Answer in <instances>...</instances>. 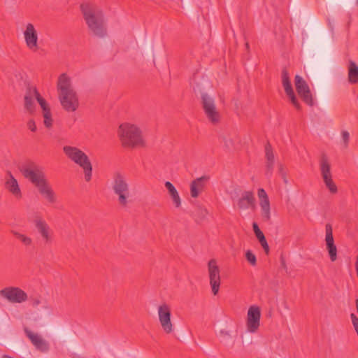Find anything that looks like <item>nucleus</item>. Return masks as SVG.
Wrapping results in <instances>:
<instances>
[{"mask_svg":"<svg viewBox=\"0 0 358 358\" xmlns=\"http://www.w3.org/2000/svg\"><path fill=\"white\" fill-rule=\"evenodd\" d=\"M80 8L90 34L97 38H104L107 35V29L103 10L90 1L81 3Z\"/></svg>","mask_w":358,"mask_h":358,"instance_id":"1","label":"nucleus"},{"mask_svg":"<svg viewBox=\"0 0 358 358\" xmlns=\"http://www.w3.org/2000/svg\"><path fill=\"white\" fill-rule=\"evenodd\" d=\"M59 102L64 110L73 113L80 106L79 96L73 85L71 78L66 73L60 74L57 81Z\"/></svg>","mask_w":358,"mask_h":358,"instance_id":"2","label":"nucleus"},{"mask_svg":"<svg viewBox=\"0 0 358 358\" xmlns=\"http://www.w3.org/2000/svg\"><path fill=\"white\" fill-rule=\"evenodd\" d=\"M117 135L122 146L127 149L147 147V140L143 129L138 125L124 122L119 126Z\"/></svg>","mask_w":358,"mask_h":358,"instance_id":"3","label":"nucleus"},{"mask_svg":"<svg viewBox=\"0 0 358 358\" xmlns=\"http://www.w3.org/2000/svg\"><path fill=\"white\" fill-rule=\"evenodd\" d=\"M26 87L27 92L24 96V106L27 110L30 113L35 112L36 104L34 99H36L41 109L44 126L48 129L51 128L53 125L54 120L50 104L41 96L35 86L31 85L29 83H27Z\"/></svg>","mask_w":358,"mask_h":358,"instance_id":"4","label":"nucleus"},{"mask_svg":"<svg viewBox=\"0 0 358 358\" xmlns=\"http://www.w3.org/2000/svg\"><path fill=\"white\" fill-rule=\"evenodd\" d=\"M63 152L69 160L82 169L85 179H91L92 164L85 152L80 148L71 145L64 146Z\"/></svg>","mask_w":358,"mask_h":358,"instance_id":"5","label":"nucleus"},{"mask_svg":"<svg viewBox=\"0 0 358 358\" xmlns=\"http://www.w3.org/2000/svg\"><path fill=\"white\" fill-rule=\"evenodd\" d=\"M201 106L206 117L210 123L217 124L220 122L221 114L216 107L213 96L206 93L202 94Z\"/></svg>","mask_w":358,"mask_h":358,"instance_id":"6","label":"nucleus"},{"mask_svg":"<svg viewBox=\"0 0 358 358\" xmlns=\"http://www.w3.org/2000/svg\"><path fill=\"white\" fill-rule=\"evenodd\" d=\"M28 220L35 226L45 243L48 244L52 242L53 232L40 214L33 213L28 217Z\"/></svg>","mask_w":358,"mask_h":358,"instance_id":"7","label":"nucleus"},{"mask_svg":"<svg viewBox=\"0 0 358 358\" xmlns=\"http://www.w3.org/2000/svg\"><path fill=\"white\" fill-rule=\"evenodd\" d=\"M157 315L160 326L166 334L174 331V324L171 320V310L169 305L162 303L157 308Z\"/></svg>","mask_w":358,"mask_h":358,"instance_id":"8","label":"nucleus"},{"mask_svg":"<svg viewBox=\"0 0 358 358\" xmlns=\"http://www.w3.org/2000/svg\"><path fill=\"white\" fill-rule=\"evenodd\" d=\"M208 272L209 277V282L213 295L216 296L220 289L221 278L220 269L217 264L215 259H212L208 263Z\"/></svg>","mask_w":358,"mask_h":358,"instance_id":"9","label":"nucleus"},{"mask_svg":"<svg viewBox=\"0 0 358 358\" xmlns=\"http://www.w3.org/2000/svg\"><path fill=\"white\" fill-rule=\"evenodd\" d=\"M24 332L36 350L42 353L49 352L50 343L42 335L27 328H24Z\"/></svg>","mask_w":358,"mask_h":358,"instance_id":"10","label":"nucleus"},{"mask_svg":"<svg viewBox=\"0 0 358 358\" xmlns=\"http://www.w3.org/2000/svg\"><path fill=\"white\" fill-rule=\"evenodd\" d=\"M261 310L259 306H251L247 313L246 328L250 333H256L260 326Z\"/></svg>","mask_w":358,"mask_h":358,"instance_id":"11","label":"nucleus"},{"mask_svg":"<svg viewBox=\"0 0 358 358\" xmlns=\"http://www.w3.org/2000/svg\"><path fill=\"white\" fill-rule=\"evenodd\" d=\"M294 84L296 92L303 101L312 106L314 104L312 94L307 83L299 75L295 76Z\"/></svg>","mask_w":358,"mask_h":358,"instance_id":"12","label":"nucleus"},{"mask_svg":"<svg viewBox=\"0 0 358 358\" xmlns=\"http://www.w3.org/2000/svg\"><path fill=\"white\" fill-rule=\"evenodd\" d=\"M24 38L27 47L33 52L39 50L38 33L34 25L29 23L24 31Z\"/></svg>","mask_w":358,"mask_h":358,"instance_id":"13","label":"nucleus"},{"mask_svg":"<svg viewBox=\"0 0 358 358\" xmlns=\"http://www.w3.org/2000/svg\"><path fill=\"white\" fill-rule=\"evenodd\" d=\"M113 189L115 194L118 196L119 203L122 206H126L127 203V199L129 196L128 184L125 180H115Z\"/></svg>","mask_w":358,"mask_h":358,"instance_id":"14","label":"nucleus"},{"mask_svg":"<svg viewBox=\"0 0 358 358\" xmlns=\"http://www.w3.org/2000/svg\"><path fill=\"white\" fill-rule=\"evenodd\" d=\"M257 195L259 199L262 220L264 222H269L271 220V208L268 195L262 188L258 189Z\"/></svg>","mask_w":358,"mask_h":358,"instance_id":"15","label":"nucleus"},{"mask_svg":"<svg viewBox=\"0 0 358 358\" xmlns=\"http://www.w3.org/2000/svg\"><path fill=\"white\" fill-rule=\"evenodd\" d=\"M282 82L285 92L289 98L292 103L296 109L299 110L301 108V106L295 96L292 84L289 81V73L285 69H283L282 72Z\"/></svg>","mask_w":358,"mask_h":358,"instance_id":"16","label":"nucleus"},{"mask_svg":"<svg viewBox=\"0 0 358 358\" xmlns=\"http://www.w3.org/2000/svg\"><path fill=\"white\" fill-rule=\"evenodd\" d=\"M24 311L27 317H31L36 313L38 307L41 303L40 296L38 295L29 296L24 292Z\"/></svg>","mask_w":358,"mask_h":358,"instance_id":"17","label":"nucleus"},{"mask_svg":"<svg viewBox=\"0 0 358 358\" xmlns=\"http://www.w3.org/2000/svg\"><path fill=\"white\" fill-rule=\"evenodd\" d=\"M0 296L10 303H21L22 301V290L17 287H6L0 290Z\"/></svg>","mask_w":358,"mask_h":358,"instance_id":"18","label":"nucleus"},{"mask_svg":"<svg viewBox=\"0 0 358 358\" xmlns=\"http://www.w3.org/2000/svg\"><path fill=\"white\" fill-rule=\"evenodd\" d=\"M40 194L50 203L55 201V194L46 180H31Z\"/></svg>","mask_w":358,"mask_h":358,"instance_id":"19","label":"nucleus"},{"mask_svg":"<svg viewBox=\"0 0 358 358\" xmlns=\"http://www.w3.org/2000/svg\"><path fill=\"white\" fill-rule=\"evenodd\" d=\"M255 199L254 194L251 191H245L242 194L241 197L238 201V206L240 209L245 210L250 207H255Z\"/></svg>","mask_w":358,"mask_h":358,"instance_id":"20","label":"nucleus"},{"mask_svg":"<svg viewBox=\"0 0 358 358\" xmlns=\"http://www.w3.org/2000/svg\"><path fill=\"white\" fill-rule=\"evenodd\" d=\"M224 146L228 150L236 149L237 145L241 143V138L237 134H228L222 137Z\"/></svg>","mask_w":358,"mask_h":358,"instance_id":"21","label":"nucleus"},{"mask_svg":"<svg viewBox=\"0 0 358 358\" xmlns=\"http://www.w3.org/2000/svg\"><path fill=\"white\" fill-rule=\"evenodd\" d=\"M44 177V173L33 164L29 167H24V178L34 180L43 179Z\"/></svg>","mask_w":358,"mask_h":358,"instance_id":"22","label":"nucleus"},{"mask_svg":"<svg viewBox=\"0 0 358 358\" xmlns=\"http://www.w3.org/2000/svg\"><path fill=\"white\" fill-rule=\"evenodd\" d=\"M169 196L171 197L172 202L176 208H180L181 206V199L179 194L175 187L169 181L165 183Z\"/></svg>","mask_w":358,"mask_h":358,"instance_id":"23","label":"nucleus"},{"mask_svg":"<svg viewBox=\"0 0 358 358\" xmlns=\"http://www.w3.org/2000/svg\"><path fill=\"white\" fill-rule=\"evenodd\" d=\"M265 158L266 171H271L275 163V155L269 143H267L265 145Z\"/></svg>","mask_w":358,"mask_h":358,"instance_id":"24","label":"nucleus"},{"mask_svg":"<svg viewBox=\"0 0 358 358\" xmlns=\"http://www.w3.org/2000/svg\"><path fill=\"white\" fill-rule=\"evenodd\" d=\"M205 180H192L190 183V194L193 198H197L204 190Z\"/></svg>","mask_w":358,"mask_h":358,"instance_id":"25","label":"nucleus"},{"mask_svg":"<svg viewBox=\"0 0 358 358\" xmlns=\"http://www.w3.org/2000/svg\"><path fill=\"white\" fill-rule=\"evenodd\" d=\"M348 81L351 84L358 83V66L357 64L350 60L349 61L348 68Z\"/></svg>","mask_w":358,"mask_h":358,"instance_id":"26","label":"nucleus"},{"mask_svg":"<svg viewBox=\"0 0 358 358\" xmlns=\"http://www.w3.org/2000/svg\"><path fill=\"white\" fill-rule=\"evenodd\" d=\"M252 228H253L254 233H255L257 238L259 240L262 247L264 250L266 254H268L269 252V246L267 243V241L264 236V234L260 230L258 224L256 222H254L252 224Z\"/></svg>","mask_w":358,"mask_h":358,"instance_id":"27","label":"nucleus"},{"mask_svg":"<svg viewBox=\"0 0 358 358\" xmlns=\"http://www.w3.org/2000/svg\"><path fill=\"white\" fill-rule=\"evenodd\" d=\"M320 169L323 179H331L330 165L327 157L324 155H323L321 159Z\"/></svg>","mask_w":358,"mask_h":358,"instance_id":"28","label":"nucleus"},{"mask_svg":"<svg viewBox=\"0 0 358 358\" xmlns=\"http://www.w3.org/2000/svg\"><path fill=\"white\" fill-rule=\"evenodd\" d=\"M209 210L202 205L196 206V217L199 222L206 220L209 215Z\"/></svg>","mask_w":358,"mask_h":358,"instance_id":"29","label":"nucleus"},{"mask_svg":"<svg viewBox=\"0 0 358 358\" xmlns=\"http://www.w3.org/2000/svg\"><path fill=\"white\" fill-rule=\"evenodd\" d=\"M350 134L348 131L343 129L341 131L340 145L343 149L346 150L350 143Z\"/></svg>","mask_w":358,"mask_h":358,"instance_id":"30","label":"nucleus"},{"mask_svg":"<svg viewBox=\"0 0 358 358\" xmlns=\"http://www.w3.org/2000/svg\"><path fill=\"white\" fill-rule=\"evenodd\" d=\"M6 187L14 195L17 196L20 195V189L17 184V180H7Z\"/></svg>","mask_w":358,"mask_h":358,"instance_id":"31","label":"nucleus"},{"mask_svg":"<svg viewBox=\"0 0 358 358\" xmlns=\"http://www.w3.org/2000/svg\"><path fill=\"white\" fill-rule=\"evenodd\" d=\"M325 242L326 245L331 244L334 243V237H333V231L332 227L330 224H327L325 227Z\"/></svg>","mask_w":358,"mask_h":358,"instance_id":"32","label":"nucleus"},{"mask_svg":"<svg viewBox=\"0 0 358 358\" xmlns=\"http://www.w3.org/2000/svg\"><path fill=\"white\" fill-rule=\"evenodd\" d=\"M327 245V249L331 262H335L337 259V248L334 243Z\"/></svg>","mask_w":358,"mask_h":358,"instance_id":"33","label":"nucleus"},{"mask_svg":"<svg viewBox=\"0 0 358 358\" xmlns=\"http://www.w3.org/2000/svg\"><path fill=\"white\" fill-rule=\"evenodd\" d=\"M245 258L247 261L252 265L256 266L257 264V259L255 255L250 251L248 250L245 253Z\"/></svg>","mask_w":358,"mask_h":358,"instance_id":"34","label":"nucleus"},{"mask_svg":"<svg viewBox=\"0 0 358 358\" xmlns=\"http://www.w3.org/2000/svg\"><path fill=\"white\" fill-rule=\"evenodd\" d=\"M324 183L331 193L336 194L337 192V187L334 180H324Z\"/></svg>","mask_w":358,"mask_h":358,"instance_id":"35","label":"nucleus"},{"mask_svg":"<svg viewBox=\"0 0 358 358\" xmlns=\"http://www.w3.org/2000/svg\"><path fill=\"white\" fill-rule=\"evenodd\" d=\"M278 173L280 177L282 178H285L287 176V169L281 164L278 165Z\"/></svg>","mask_w":358,"mask_h":358,"instance_id":"36","label":"nucleus"},{"mask_svg":"<svg viewBox=\"0 0 358 358\" xmlns=\"http://www.w3.org/2000/svg\"><path fill=\"white\" fill-rule=\"evenodd\" d=\"M27 127L31 131H36V126L33 120H31L27 122Z\"/></svg>","mask_w":358,"mask_h":358,"instance_id":"37","label":"nucleus"},{"mask_svg":"<svg viewBox=\"0 0 358 358\" xmlns=\"http://www.w3.org/2000/svg\"><path fill=\"white\" fill-rule=\"evenodd\" d=\"M219 335L222 338H229L231 336L230 332L225 329L220 330Z\"/></svg>","mask_w":358,"mask_h":358,"instance_id":"38","label":"nucleus"},{"mask_svg":"<svg viewBox=\"0 0 358 358\" xmlns=\"http://www.w3.org/2000/svg\"><path fill=\"white\" fill-rule=\"evenodd\" d=\"M125 177V174L121 171H116L114 175L115 179H122Z\"/></svg>","mask_w":358,"mask_h":358,"instance_id":"39","label":"nucleus"},{"mask_svg":"<svg viewBox=\"0 0 358 358\" xmlns=\"http://www.w3.org/2000/svg\"><path fill=\"white\" fill-rule=\"evenodd\" d=\"M280 262H281V266L283 269H285L286 271V272L287 271V264H286V262H285V260L284 258H281L280 259Z\"/></svg>","mask_w":358,"mask_h":358,"instance_id":"40","label":"nucleus"},{"mask_svg":"<svg viewBox=\"0 0 358 358\" xmlns=\"http://www.w3.org/2000/svg\"><path fill=\"white\" fill-rule=\"evenodd\" d=\"M31 243V240L30 238L24 237V244L25 245H30Z\"/></svg>","mask_w":358,"mask_h":358,"instance_id":"41","label":"nucleus"},{"mask_svg":"<svg viewBox=\"0 0 358 358\" xmlns=\"http://www.w3.org/2000/svg\"><path fill=\"white\" fill-rule=\"evenodd\" d=\"M12 233L13 234V235H15V236L17 238H20V239H21V238H22V236L21 235V234H20V233L17 232V231H14V230H13V231H12Z\"/></svg>","mask_w":358,"mask_h":358,"instance_id":"42","label":"nucleus"},{"mask_svg":"<svg viewBox=\"0 0 358 358\" xmlns=\"http://www.w3.org/2000/svg\"><path fill=\"white\" fill-rule=\"evenodd\" d=\"M245 343L251 344L252 343V339L250 337H248L246 338V340H245Z\"/></svg>","mask_w":358,"mask_h":358,"instance_id":"43","label":"nucleus"},{"mask_svg":"<svg viewBox=\"0 0 358 358\" xmlns=\"http://www.w3.org/2000/svg\"><path fill=\"white\" fill-rule=\"evenodd\" d=\"M198 179H201V180H203V179H207L205 176H201L200 178H199Z\"/></svg>","mask_w":358,"mask_h":358,"instance_id":"44","label":"nucleus"},{"mask_svg":"<svg viewBox=\"0 0 358 358\" xmlns=\"http://www.w3.org/2000/svg\"><path fill=\"white\" fill-rule=\"evenodd\" d=\"M245 46H246V48H247V49H248V48H249V44H248V43H245Z\"/></svg>","mask_w":358,"mask_h":358,"instance_id":"45","label":"nucleus"},{"mask_svg":"<svg viewBox=\"0 0 358 358\" xmlns=\"http://www.w3.org/2000/svg\"><path fill=\"white\" fill-rule=\"evenodd\" d=\"M10 179H12V180H14V179H15V178H14V177H13L12 175H10Z\"/></svg>","mask_w":358,"mask_h":358,"instance_id":"46","label":"nucleus"},{"mask_svg":"<svg viewBox=\"0 0 358 358\" xmlns=\"http://www.w3.org/2000/svg\"><path fill=\"white\" fill-rule=\"evenodd\" d=\"M357 4H358V0H357Z\"/></svg>","mask_w":358,"mask_h":358,"instance_id":"47","label":"nucleus"}]
</instances>
